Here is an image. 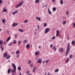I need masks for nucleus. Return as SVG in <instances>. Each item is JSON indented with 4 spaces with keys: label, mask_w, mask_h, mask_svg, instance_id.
Listing matches in <instances>:
<instances>
[{
    "label": "nucleus",
    "mask_w": 75,
    "mask_h": 75,
    "mask_svg": "<svg viewBox=\"0 0 75 75\" xmlns=\"http://www.w3.org/2000/svg\"><path fill=\"white\" fill-rule=\"evenodd\" d=\"M63 51H64V49L63 48L61 47L59 50V51L60 52H63Z\"/></svg>",
    "instance_id": "8"
},
{
    "label": "nucleus",
    "mask_w": 75,
    "mask_h": 75,
    "mask_svg": "<svg viewBox=\"0 0 75 75\" xmlns=\"http://www.w3.org/2000/svg\"><path fill=\"white\" fill-rule=\"evenodd\" d=\"M72 45H75V40L71 42Z\"/></svg>",
    "instance_id": "21"
},
{
    "label": "nucleus",
    "mask_w": 75,
    "mask_h": 75,
    "mask_svg": "<svg viewBox=\"0 0 75 75\" xmlns=\"http://www.w3.org/2000/svg\"><path fill=\"white\" fill-rule=\"evenodd\" d=\"M57 34L56 35V37H58V35H59V30H57L56 31Z\"/></svg>",
    "instance_id": "10"
},
{
    "label": "nucleus",
    "mask_w": 75,
    "mask_h": 75,
    "mask_svg": "<svg viewBox=\"0 0 75 75\" xmlns=\"http://www.w3.org/2000/svg\"><path fill=\"white\" fill-rule=\"evenodd\" d=\"M7 55V52H5L4 54V58H5Z\"/></svg>",
    "instance_id": "11"
},
{
    "label": "nucleus",
    "mask_w": 75,
    "mask_h": 75,
    "mask_svg": "<svg viewBox=\"0 0 75 75\" xmlns=\"http://www.w3.org/2000/svg\"><path fill=\"white\" fill-rule=\"evenodd\" d=\"M45 6L46 7H47V5H45Z\"/></svg>",
    "instance_id": "62"
},
{
    "label": "nucleus",
    "mask_w": 75,
    "mask_h": 75,
    "mask_svg": "<svg viewBox=\"0 0 75 75\" xmlns=\"http://www.w3.org/2000/svg\"><path fill=\"white\" fill-rule=\"evenodd\" d=\"M18 11H16L14 12L11 13V14H13V15L14 16L16 14H17V13H18Z\"/></svg>",
    "instance_id": "6"
},
{
    "label": "nucleus",
    "mask_w": 75,
    "mask_h": 75,
    "mask_svg": "<svg viewBox=\"0 0 75 75\" xmlns=\"http://www.w3.org/2000/svg\"><path fill=\"white\" fill-rule=\"evenodd\" d=\"M17 58H19V55L18 54H17L16 55Z\"/></svg>",
    "instance_id": "46"
},
{
    "label": "nucleus",
    "mask_w": 75,
    "mask_h": 75,
    "mask_svg": "<svg viewBox=\"0 0 75 75\" xmlns=\"http://www.w3.org/2000/svg\"><path fill=\"white\" fill-rule=\"evenodd\" d=\"M36 19L38 20V21H40L41 20V18L39 17H36Z\"/></svg>",
    "instance_id": "12"
},
{
    "label": "nucleus",
    "mask_w": 75,
    "mask_h": 75,
    "mask_svg": "<svg viewBox=\"0 0 75 75\" xmlns=\"http://www.w3.org/2000/svg\"><path fill=\"white\" fill-rule=\"evenodd\" d=\"M32 66H33V64H31L30 65V67H32Z\"/></svg>",
    "instance_id": "58"
},
{
    "label": "nucleus",
    "mask_w": 75,
    "mask_h": 75,
    "mask_svg": "<svg viewBox=\"0 0 75 75\" xmlns=\"http://www.w3.org/2000/svg\"><path fill=\"white\" fill-rule=\"evenodd\" d=\"M55 37H52V40H54V39H55Z\"/></svg>",
    "instance_id": "51"
},
{
    "label": "nucleus",
    "mask_w": 75,
    "mask_h": 75,
    "mask_svg": "<svg viewBox=\"0 0 75 75\" xmlns=\"http://www.w3.org/2000/svg\"><path fill=\"white\" fill-rule=\"evenodd\" d=\"M24 3L23 1H21L20 2L19 4H17L16 6V8H17L19 7L20 6H22V4Z\"/></svg>",
    "instance_id": "3"
},
{
    "label": "nucleus",
    "mask_w": 75,
    "mask_h": 75,
    "mask_svg": "<svg viewBox=\"0 0 75 75\" xmlns=\"http://www.w3.org/2000/svg\"><path fill=\"white\" fill-rule=\"evenodd\" d=\"M29 73H30V72H29V71H27L26 72L27 74H29Z\"/></svg>",
    "instance_id": "41"
},
{
    "label": "nucleus",
    "mask_w": 75,
    "mask_h": 75,
    "mask_svg": "<svg viewBox=\"0 0 75 75\" xmlns=\"http://www.w3.org/2000/svg\"><path fill=\"white\" fill-rule=\"evenodd\" d=\"M18 25V23H14L12 25V27H15V26H17V25Z\"/></svg>",
    "instance_id": "5"
},
{
    "label": "nucleus",
    "mask_w": 75,
    "mask_h": 75,
    "mask_svg": "<svg viewBox=\"0 0 75 75\" xmlns=\"http://www.w3.org/2000/svg\"><path fill=\"white\" fill-rule=\"evenodd\" d=\"M52 50H54V51H56V50H57V48H56L55 46H54L52 48Z\"/></svg>",
    "instance_id": "15"
},
{
    "label": "nucleus",
    "mask_w": 75,
    "mask_h": 75,
    "mask_svg": "<svg viewBox=\"0 0 75 75\" xmlns=\"http://www.w3.org/2000/svg\"><path fill=\"white\" fill-rule=\"evenodd\" d=\"M12 42H11L8 45V46H11L12 45Z\"/></svg>",
    "instance_id": "35"
},
{
    "label": "nucleus",
    "mask_w": 75,
    "mask_h": 75,
    "mask_svg": "<svg viewBox=\"0 0 75 75\" xmlns=\"http://www.w3.org/2000/svg\"><path fill=\"white\" fill-rule=\"evenodd\" d=\"M28 21V20H25L24 21V23H27Z\"/></svg>",
    "instance_id": "32"
},
{
    "label": "nucleus",
    "mask_w": 75,
    "mask_h": 75,
    "mask_svg": "<svg viewBox=\"0 0 75 75\" xmlns=\"http://www.w3.org/2000/svg\"><path fill=\"white\" fill-rule=\"evenodd\" d=\"M72 57H73V56L72 54H71L70 56V59H72Z\"/></svg>",
    "instance_id": "34"
},
{
    "label": "nucleus",
    "mask_w": 75,
    "mask_h": 75,
    "mask_svg": "<svg viewBox=\"0 0 75 75\" xmlns=\"http://www.w3.org/2000/svg\"><path fill=\"white\" fill-rule=\"evenodd\" d=\"M21 42V41H19L18 42V45H20V44Z\"/></svg>",
    "instance_id": "39"
},
{
    "label": "nucleus",
    "mask_w": 75,
    "mask_h": 75,
    "mask_svg": "<svg viewBox=\"0 0 75 75\" xmlns=\"http://www.w3.org/2000/svg\"><path fill=\"white\" fill-rule=\"evenodd\" d=\"M19 31H20V32H24V30H22V29H19Z\"/></svg>",
    "instance_id": "27"
},
{
    "label": "nucleus",
    "mask_w": 75,
    "mask_h": 75,
    "mask_svg": "<svg viewBox=\"0 0 75 75\" xmlns=\"http://www.w3.org/2000/svg\"><path fill=\"white\" fill-rule=\"evenodd\" d=\"M60 3L61 4H64V2L63 0H61L60 1Z\"/></svg>",
    "instance_id": "19"
},
{
    "label": "nucleus",
    "mask_w": 75,
    "mask_h": 75,
    "mask_svg": "<svg viewBox=\"0 0 75 75\" xmlns=\"http://www.w3.org/2000/svg\"><path fill=\"white\" fill-rule=\"evenodd\" d=\"M43 25L44 27H47V23H45L43 24Z\"/></svg>",
    "instance_id": "25"
},
{
    "label": "nucleus",
    "mask_w": 75,
    "mask_h": 75,
    "mask_svg": "<svg viewBox=\"0 0 75 75\" xmlns=\"http://www.w3.org/2000/svg\"><path fill=\"white\" fill-rule=\"evenodd\" d=\"M49 31H50V28H46L45 31V34H47V33H48Z\"/></svg>",
    "instance_id": "4"
},
{
    "label": "nucleus",
    "mask_w": 75,
    "mask_h": 75,
    "mask_svg": "<svg viewBox=\"0 0 75 75\" xmlns=\"http://www.w3.org/2000/svg\"><path fill=\"white\" fill-rule=\"evenodd\" d=\"M11 39V37H9L6 40L7 42H8Z\"/></svg>",
    "instance_id": "18"
},
{
    "label": "nucleus",
    "mask_w": 75,
    "mask_h": 75,
    "mask_svg": "<svg viewBox=\"0 0 75 75\" xmlns=\"http://www.w3.org/2000/svg\"><path fill=\"white\" fill-rule=\"evenodd\" d=\"M67 23V21H66L64 22L63 23V24L64 25L65 24H66Z\"/></svg>",
    "instance_id": "43"
},
{
    "label": "nucleus",
    "mask_w": 75,
    "mask_h": 75,
    "mask_svg": "<svg viewBox=\"0 0 75 75\" xmlns=\"http://www.w3.org/2000/svg\"><path fill=\"white\" fill-rule=\"evenodd\" d=\"M40 2V0H36L35 3H38Z\"/></svg>",
    "instance_id": "28"
},
{
    "label": "nucleus",
    "mask_w": 75,
    "mask_h": 75,
    "mask_svg": "<svg viewBox=\"0 0 75 75\" xmlns=\"http://www.w3.org/2000/svg\"><path fill=\"white\" fill-rule=\"evenodd\" d=\"M58 71H59V69H57L55 71V72H58Z\"/></svg>",
    "instance_id": "38"
},
{
    "label": "nucleus",
    "mask_w": 75,
    "mask_h": 75,
    "mask_svg": "<svg viewBox=\"0 0 75 75\" xmlns=\"http://www.w3.org/2000/svg\"><path fill=\"white\" fill-rule=\"evenodd\" d=\"M52 46H53L52 44L51 45H50V48H52Z\"/></svg>",
    "instance_id": "50"
},
{
    "label": "nucleus",
    "mask_w": 75,
    "mask_h": 75,
    "mask_svg": "<svg viewBox=\"0 0 75 75\" xmlns=\"http://www.w3.org/2000/svg\"><path fill=\"white\" fill-rule=\"evenodd\" d=\"M38 48H39L40 49V48H41V47H40V46H38Z\"/></svg>",
    "instance_id": "61"
},
{
    "label": "nucleus",
    "mask_w": 75,
    "mask_h": 75,
    "mask_svg": "<svg viewBox=\"0 0 75 75\" xmlns=\"http://www.w3.org/2000/svg\"><path fill=\"white\" fill-rule=\"evenodd\" d=\"M7 33H9V32H10L9 31V30H7Z\"/></svg>",
    "instance_id": "55"
},
{
    "label": "nucleus",
    "mask_w": 75,
    "mask_h": 75,
    "mask_svg": "<svg viewBox=\"0 0 75 75\" xmlns=\"http://www.w3.org/2000/svg\"><path fill=\"white\" fill-rule=\"evenodd\" d=\"M19 75H21V72H20L19 73Z\"/></svg>",
    "instance_id": "59"
},
{
    "label": "nucleus",
    "mask_w": 75,
    "mask_h": 75,
    "mask_svg": "<svg viewBox=\"0 0 75 75\" xmlns=\"http://www.w3.org/2000/svg\"><path fill=\"white\" fill-rule=\"evenodd\" d=\"M73 27H75V23H73Z\"/></svg>",
    "instance_id": "49"
},
{
    "label": "nucleus",
    "mask_w": 75,
    "mask_h": 75,
    "mask_svg": "<svg viewBox=\"0 0 75 75\" xmlns=\"http://www.w3.org/2000/svg\"><path fill=\"white\" fill-rule=\"evenodd\" d=\"M37 67H34V69H37Z\"/></svg>",
    "instance_id": "53"
},
{
    "label": "nucleus",
    "mask_w": 75,
    "mask_h": 75,
    "mask_svg": "<svg viewBox=\"0 0 75 75\" xmlns=\"http://www.w3.org/2000/svg\"><path fill=\"white\" fill-rule=\"evenodd\" d=\"M57 9H56V8L54 7L52 8L53 11H55V10H56Z\"/></svg>",
    "instance_id": "20"
},
{
    "label": "nucleus",
    "mask_w": 75,
    "mask_h": 75,
    "mask_svg": "<svg viewBox=\"0 0 75 75\" xmlns=\"http://www.w3.org/2000/svg\"><path fill=\"white\" fill-rule=\"evenodd\" d=\"M31 62L30 60H29L28 61V64H31Z\"/></svg>",
    "instance_id": "42"
},
{
    "label": "nucleus",
    "mask_w": 75,
    "mask_h": 75,
    "mask_svg": "<svg viewBox=\"0 0 75 75\" xmlns=\"http://www.w3.org/2000/svg\"><path fill=\"white\" fill-rule=\"evenodd\" d=\"M3 43V40H0V46L2 45V44Z\"/></svg>",
    "instance_id": "16"
},
{
    "label": "nucleus",
    "mask_w": 75,
    "mask_h": 75,
    "mask_svg": "<svg viewBox=\"0 0 75 75\" xmlns=\"http://www.w3.org/2000/svg\"><path fill=\"white\" fill-rule=\"evenodd\" d=\"M14 36L15 38H17V35L15 34Z\"/></svg>",
    "instance_id": "37"
},
{
    "label": "nucleus",
    "mask_w": 75,
    "mask_h": 75,
    "mask_svg": "<svg viewBox=\"0 0 75 75\" xmlns=\"http://www.w3.org/2000/svg\"><path fill=\"white\" fill-rule=\"evenodd\" d=\"M5 21H6V19H3L2 20L3 23H5Z\"/></svg>",
    "instance_id": "30"
},
{
    "label": "nucleus",
    "mask_w": 75,
    "mask_h": 75,
    "mask_svg": "<svg viewBox=\"0 0 75 75\" xmlns=\"http://www.w3.org/2000/svg\"><path fill=\"white\" fill-rule=\"evenodd\" d=\"M38 54V52H36L35 53V54L36 55H37Z\"/></svg>",
    "instance_id": "40"
},
{
    "label": "nucleus",
    "mask_w": 75,
    "mask_h": 75,
    "mask_svg": "<svg viewBox=\"0 0 75 75\" xmlns=\"http://www.w3.org/2000/svg\"><path fill=\"white\" fill-rule=\"evenodd\" d=\"M13 43L14 44H16V40H14L13 42Z\"/></svg>",
    "instance_id": "36"
},
{
    "label": "nucleus",
    "mask_w": 75,
    "mask_h": 75,
    "mask_svg": "<svg viewBox=\"0 0 75 75\" xmlns=\"http://www.w3.org/2000/svg\"><path fill=\"white\" fill-rule=\"evenodd\" d=\"M48 62H49V60L45 61V62H46V63H48Z\"/></svg>",
    "instance_id": "44"
},
{
    "label": "nucleus",
    "mask_w": 75,
    "mask_h": 75,
    "mask_svg": "<svg viewBox=\"0 0 75 75\" xmlns=\"http://www.w3.org/2000/svg\"><path fill=\"white\" fill-rule=\"evenodd\" d=\"M69 58H67L66 61V63H68V62H69Z\"/></svg>",
    "instance_id": "26"
},
{
    "label": "nucleus",
    "mask_w": 75,
    "mask_h": 75,
    "mask_svg": "<svg viewBox=\"0 0 75 75\" xmlns=\"http://www.w3.org/2000/svg\"><path fill=\"white\" fill-rule=\"evenodd\" d=\"M58 36H59V37H61V35H59Z\"/></svg>",
    "instance_id": "60"
},
{
    "label": "nucleus",
    "mask_w": 75,
    "mask_h": 75,
    "mask_svg": "<svg viewBox=\"0 0 75 75\" xmlns=\"http://www.w3.org/2000/svg\"><path fill=\"white\" fill-rule=\"evenodd\" d=\"M39 62V64H41V63H42V59H38V62Z\"/></svg>",
    "instance_id": "7"
},
{
    "label": "nucleus",
    "mask_w": 75,
    "mask_h": 75,
    "mask_svg": "<svg viewBox=\"0 0 75 75\" xmlns=\"http://www.w3.org/2000/svg\"><path fill=\"white\" fill-rule=\"evenodd\" d=\"M70 43H69V42L68 43V44H67V50L66 51V53L65 54L66 57H67V55H68V54L69 52V50H70Z\"/></svg>",
    "instance_id": "1"
},
{
    "label": "nucleus",
    "mask_w": 75,
    "mask_h": 75,
    "mask_svg": "<svg viewBox=\"0 0 75 75\" xmlns=\"http://www.w3.org/2000/svg\"><path fill=\"white\" fill-rule=\"evenodd\" d=\"M20 53V51H18V50H17L16 52V54H18Z\"/></svg>",
    "instance_id": "22"
},
{
    "label": "nucleus",
    "mask_w": 75,
    "mask_h": 75,
    "mask_svg": "<svg viewBox=\"0 0 75 75\" xmlns=\"http://www.w3.org/2000/svg\"><path fill=\"white\" fill-rule=\"evenodd\" d=\"M0 48L1 49L2 51H3L4 50V48L3 47V46L2 45L0 46Z\"/></svg>",
    "instance_id": "23"
},
{
    "label": "nucleus",
    "mask_w": 75,
    "mask_h": 75,
    "mask_svg": "<svg viewBox=\"0 0 75 75\" xmlns=\"http://www.w3.org/2000/svg\"><path fill=\"white\" fill-rule=\"evenodd\" d=\"M23 42L24 43H27V40H24Z\"/></svg>",
    "instance_id": "29"
},
{
    "label": "nucleus",
    "mask_w": 75,
    "mask_h": 75,
    "mask_svg": "<svg viewBox=\"0 0 75 75\" xmlns=\"http://www.w3.org/2000/svg\"><path fill=\"white\" fill-rule=\"evenodd\" d=\"M48 8V12L49 14H52L51 12V11L50 10V9L49 8Z\"/></svg>",
    "instance_id": "17"
},
{
    "label": "nucleus",
    "mask_w": 75,
    "mask_h": 75,
    "mask_svg": "<svg viewBox=\"0 0 75 75\" xmlns=\"http://www.w3.org/2000/svg\"><path fill=\"white\" fill-rule=\"evenodd\" d=\"M0 48L1 49L2 51H3L4 50V48L3 47V46L2 45L0 46Z\"/></svg>",
    "instance_id": "24"
},
{
    "label": "nucleus",
    "mask_w": 75,
    "mask_h": 75,
    "mask_svg": "<svg viewBox=\"0 0 75 75\" xmlns=\"http://www.w3.org/2000/svg\"><path fill=\"white\" fill-rule=\"evenodd\" d=\"M1 31V29L0 28V31Z\"/></svg>",
    "instance_id": "64"
},
{
    "label": "nucleus",
    "mask_w": 75,
    "mask_h": 75,
    "mask_svg": "<svg viewBox=\"0 0 75 75\" xmlns=\"http://www.w3.org/2000/svg\"><path fill=\"white\" fill-rule=\"evenodd\" d=\"M47 75V73H45V75Z\"/></svg>",
    "instance_id": "63"
},
{
    "label": "nucleus",
    "mask_w": 75,
    "mask_h": 75,
    "mask_svg": "<svg viewBox=\"0 0 75 75\" xmlns=\"http://www.w3.org/2000/svg\"><path fill=\"white\" fill-rule=\"evenodd\" d=\"M3 2V1L2 0H0V4Z\"/></svg>",
    "instance_id": "45"
},
{
    "label": "nucleus",
    "mask_w": 75,
    "mask_h": 75,
    "mask_svg": "<svg viewBox=\"0 0 75 75\" xmlns=\"http://www.w3.org/2000/svg\"><path fill=\"white\" fill-rule=\"evenodd\" d=\"M37 26H38V29L39 28V25H37Z\"/></svg>",
    "instance_id": "57"
},
{
    "label": "nucleus",
    "mask_w": 75,
    "mask_h": 75,
    "mask_svg": "<svg viewBox=\"0 0 75 75\" xmlns=\"http://www.w3.org/2000/svg\"><path fill=\"white\" fill-rule=\"evenodd\" d=\"M3 12H7V9H4V10H3Z\"/></svg>",
    "instance_id": "33"
},
{
    "label": "nucleus",
    "mask_w": 75,
    "mask_h": 75,
    "mask_svg": "<svg viewBox=\"0 0 75 75\" xmlns=\"http://www.w3.org/2000/svg\"><path fill=\"white\" fill-rule=\"evenodd\" d=\"M34 34V35H36V34H37V32H35Z\"/></svg>",
    "instance_id": "54"
},
{
    "label": "nucleus",
    "mask_w": 75,
    "mask_h": 75,
    "mask_svg": "<svg viewBox=\"0 0 75 75\" xmlns=\"http://www.w3.org/2000/svg\"><path fill=\"white\" fill-rule=\"evenodd\" d=\"M4 44H6V42L5 41H4Z\"/></svg>",
    "instance_id": "56"
},
{
    "label": "nucleus",
    "mask_w": 75,
    "mask_h": 75,
    "mask_svg": "<svg viewBox=\"0 0 75 75\" xmlns=\"http://www.w3.org/2000/svg\"><path fill=\"white\" fill-rule=\"evenodd\" d=\"M26 47L27 48V49H29L30 48V45L28 44L26 45Z\"/></svg>",
    "instance_id": "13"
},
{
    "label": "nucleus",
    "mask_w": 75,
    "mask_h": 75,
    "mask_svg": "<svg viewBox=\"0 0 75 75\" xmlns=\"http://www.w3.org/2000/svg\"><path fill=\"white\" fill-rule=\"evenodd\" d=\"M10 72H11V68H9L7 72H8V74H9L10 73Z\"/></svg>",
    "instance_id": "14"
},
{
    "label": "nucleus",
    "mask_w": 75,
    "mask_h": 75,
    "mask_svg": "<svg viewBox=\"0 0 75 75\" xmlns=\"http://www.w3.org/2000/svg\"><path fill=\"white\" fill-rule=\"evenodd\" d=\"M12 65L14 70L12 69L11 70V72L12 73H16V65L14 63L12 64Z\"/></svg>",
    "instance_id": "2"
},
{
    "label": "nucleus",
    "mask_w": 75,
    "mask_h": 75,
    "mask_svg": "<svg viewBox=\"0 0 75 75\" xmlns=\"http://www.w3.org/2000/svg\"><path fill=\"white\" fill-rule=\"evenodd\" d=\"M10 57H11V56H10V55H7V56H6L5 57L6 59H9V58H10Z\"/></svg>",
    "instance_id": "9"
},
{
    "label": "nucleus",
    "mask_w": 75,
    "mask_h": 75,
    "mask_svg": "<svg viewBox=\"0 0 75 75\" xmlns=\"http://www.w3.org/2000/svg\"><path fill=\"white\" fill-rule=\"evenodd\" d=\"M21 67H18V70H19V71H21Z\"/></svg>",
    "instance_id": "31"
},
{
    "label": "nucleus",
    "mask_w": 75,
    "mask_h": 75,
    "mask_svg": "<svg viewBox=\"0 0 75 75\" xmlns=\"http://www.w3.org/2000/svg\"><path fill=\"white\" fill-rule=\"evenodd\" d=\"M66 14H67V15H68V14H69V11H67V13H66Z\"/></svg>",
    "instance_id": "47"
},
{
    "label": "nucleus",
    "mask_w": 75,
    "mask_h": 75,
    "mask_svg": "<svg viewBox=\"0 0 75 75\" xmlns=\"http://www.w3.org/2000/svg\"><path fill=\"white\" fill-rule=\"evenodd\" d=\"M33 72H35V69H33L32 70Z\"/></svg>",
    "instance_id": "48"
},
{
    "label": "nucleus",
    "mask_w": 75,
    "mask_h": 75,
    "mask_svg": "<svg viewBox=\"0 0 75 75\" xmlns=\"http://www.w3.org/2000/svg\"><path fill=\"white\" fill-rule=\"evenodd\" d=\"M52 2H55V0H51Z\"/></svg>",
    "instance_id": "52"
}]
</instances>
